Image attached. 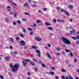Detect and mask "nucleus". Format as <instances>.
Wrapping results in <instances>:
<instances>
[{
  "label": "nucleus",
  "instance_id": "obj_8",
  "mask_svg": "<svg viewBox=\"0 0 79 79\" xmlns=\"http://www.w3.org/2000/svg\"><path fill=\"white\" fill-rule=\"evenodd\" d=\"M64 12L65 13V14H66V15H68V16H70V14H69V13H68V11H67L64 10Z\"/></svg>",
  "mask_w": 79,
  "mask_h": 79
},
{
  "label": "nucleus",
  "instance_id": "obj_22",
  "mask_svg": "<svg viewBox=\"0 0 79 79\" xmlns=\"http://www.w3.org/2000/svg\"><path fill=\"white\" fill-rule=\"evenodd\" d=\"M27 5V3H25L24 4V7H26Z\"/></svg>",
  "mask_w": 79,
  "mask_h": 79
},
{
  "label": "nucleus",
  "instance_id": "obj_25",
  "mask_svg": "<svg viewBox=\"0 0 79 79\" xmlns=\"http://www.w3.org/2000/svg\"><path fill=\"white\" fill-rule=\"evenodd\" d=\"M10 42H13V39L12 38H10Z\"/></svg>",
  "mask_w": 79,
  "mask_h": 79
},
{
  "label": "nucleus",
  "instance_id": "obj_3",
  "mask_svg": "<svg viewBox=\"0 0 79 79\" xmlns=\"http://www.w3.org/2000/svg\"><path fill=\"white\" fill-rule=\"evenodd\" d=\"M27 61L28 62H30V60L29 59H27V60H23L22 62V64L24 66H27V64H26V63H27Z\"/></svg>",
  "mask_w": 79,
  "mask_h": 79
},
{
  "label": "nucleus",
  "instance_id": "obj_2",
  "mask_svg": "<svg viewBox=\"0 0 79 79\" xmlns=\"http://www.w3.org/2000/svg\"><path fill=\"white\" fill-rule=\"evenodd\" d=\"M61 39L62 40L63 42L65 43V44H67V45H69V44H71L69 40L65 37H63Z\"/></svg>",
  "mask_w": 79,
  "mask_h": 79
},
{
  "label": "nucleus",
  "instance_id": "obj_29",
  "mask_svg": "<svg viewBox=\"0 0 79 79\" xmlns=\"http://www.w3.org/2000/svg\"><path fill=\"white\" fill-rule=\"evenodd\" d=\"M0 78H1V79H3V76L2 75H0Z\"/></svg>",
  "mask_w": 79,
  "mask_h": 79
},
{
  "label": "nucleus",
  "instance_id": "obj_64",
  "mask_svg": "<svg viewBox=\"0 0 79 79\" xmlns=\"http://www.w3.org/2000/svg\"><path fill=\"white\" fill-rule=\"evenodd\" d=\"M77 44H79V41H77Z\"/></svg>",
  "mask_w": 79,
  "mask_h": 79
},
{
  "label": "nucleus",
  "instance_id": "obj_30",
  "mask_svg": "<svg viewBox=\"0 0 79 79\" xmlns=\"http://www.w3.org/2000/svg\"><path fill=\"white\" fill-rule=\"evenodd\" d=\"M43 11H47V8H44V9H43Z\"/></svg>",
  "mask_w": 79,
  "mask_h": 79
},
{
  "label": "nucleus",
  "instance_id": "obj_7",
  "mask_svg": "<svg viewBox=\"0 0 79 79\" xmlns=\"http://www.w3.org/2000/svg\"><path fill=\"white\" fill-rule=\"evenodd\" d=\"M46 55H47V56L48 57V58H49V59H51V58H50L51 56L49 53H47Z\"/></svg>",
  "mask_w": 79,
  "mask_h": 79
},
{
  "label": "nucleus",
  "instance_id": "obj_54",
  "mask_svg": "<svg viewBox=\"0 0 79 79\" xmlns=\"http://www.w3.org/2000/svg\"><path fill=\"white\" fill-rule=\"evenodd\" d=\"M30 56H31V57H34V55H32V54H31Z\"/></svg>",
  "mask_w": 79,
  "mask_h": 79
},
{
  "label": "nucleus",
  "instance_id": "obj_55",
  "mask_svg": "<svg viewBox=\"0 0 79 79\" xmlns=\"http://www.w3.org/2000/svg\"><path fill=\"white\" fill-rule=\"evenodd\" d=\"M10 49H11V50H12V48H13V47H12V46H10Z\"/></svg>",
  "mask_w": 79,
  "mask_h": 79
},
{
  "label": "nucleus",
  "instance_id": "obj_28",
  "mask_svg": "<svg viewBox=\"0 0 79 79\" xmlns=\"http://www.w3.org/2000/svg\"><path fill=\"white\" fill-rule=\"evenodd\" d=\"M56 56H58V55H60V54L59 53H56Z\"/></svg>",
  "mask_w": 79,
  "mask_h": 79
},
{
  "label": "nucleus",
  "instance_id": "obj_42",
  "mask_svg": "<svg viewBox=\"0 0 79 79\" xmlns=\"http://www.w3.org/2000/svg\"><path fill=\"white\" fill-rule=\"evenodd\" d=\"M13 24L14 25H16V23L15 22H13Z\"/></svg>",
  "mask_w": 79,
  "mask_h": 79
},
{
  "label": "nucleus",
  "instance_id": "obj_32",
  "mask_svg": "<svg viewBox=\"0 0 79 79\" xmlns=\"http://www.w3.org/2000/svg\"><path fill=\"white\" fill-rule=\"evenodd\" d=\"M47 46L49 47H51V45L50 44H47Z\"/></svg>",
  "mask_w": 79,
  "mask_h": 79
},
{
  "label": "nucleus",
  "instance_id": "obj_63",
  "mask_svg": "<svg viewBox=\"0 0 79 79\" xmlns=\"http://www.w3.org/2000/svg\"><path fill=\"white\" fill-rule=\"evenodd\" d=\"M64 11V9H62L60 11L62 12V11Z\"/></svg>",
  "mask_w": 79,
  "mask_h": 79
},
{
  "label": "nucleus",
  "instance_id": "obj_46",
  "mask_svg": "<svg viewBox=\"0 0 79 79\" xmlns=\"http://www.w3.org/2000/svg\"><path fill=\"white\" fill-rule=\"evenodd\" d=\"M30 35H32V34H33V32H31L30 33Z\"/></svg>",
  "mask_w": 79,
  "mask_h": 79
},
{
  "label": "nucleus",
  "instance_id": "obj_40",
  "mask_svg": "<svg viewBox=\"0 0 79 79\" xmlns=\"http://www.w3.org/2000/svg\"><path fill=\"white\" fill-rule=\"evenodd\" d=\"M8 19L6 18V22H8Z\"/></svg>",
  "mask_w": 79,
  "mask_h": 79
},
{
  "label": "nucleus",
  "instance_id": "obj_58",
  "mask_svg": "<svg viewBox=\"0 0 79 79\" xmlns=\"http://www.w3.org/2000/svg\"><path fill=\"white\" fill-rule=\"evenodd\" d=\"M77 39H79V36H77Z\"/></svg>",
  "mask_w": 79,
  "mask_h": 79
},
{
  "label": "nucleus",
  "instance_id": "obj_51",
  "mask_svg": "<svg viewBox=\"0 0 79 79\" xmlns=\"http://www.w3.org/2000/svg\"><path fill=\"white\" fill-rule=\"evenodd\" d=\"M52 70H54V69H55V67H52Z\"/></svg>",
  "mask_w": 79,
  "mask_h": 79
},
{
  "label": "nucleus",
  "instance_id": "obj_31",
  "mask_svg": "<svg viewBox=\"0 0 79 79\" xmlns=\"http://www.w3.org/2000/svg\"><path fill=\"white\" fill-rule=\"evenodd\" d=\"M17 23H18V24H21V22L19 20H18L17 21Z\"/></svg>",
  "mask_w": 79,
  "mask_h": 79
},
{
  "label": "nucleus",
  "instance_id": "obj_1",
  "mask_svg": "<svg viewBox=\"0 0 79 79\" xmlns=\"http://www.w3.org/2000/svg\"><path fill=\"white\" fill-rule=\"evenodd\" d=\"M9 66H10L11 68H13L12 69V71L14 72V71H17L18 69V68L19 67V64L16 63L13 67V64H10L9 65Z\"/></svg>",
  "mask_w": 79,
  "mask_h": 79
},
{
  "label": "nucleus",
  "instance_id": "obj_59",
  "mask_svg": "<svg viewBox=\"0 0 79 79\" xmlns=\"http://www.w3.org/2000/svg\"><path fill=\"white\" fill-rule=\"evenodd\" d=\"M69 21L70 22H71L73 21V19H69Z\"/></svg>",
  "mask_w": 79,
  "mask_h": 79
},
{
  "label": "nucleus",
  "instance_id": "obj_6",
  "mask_svg": "<svg viewBox=\"0 0 79 79\" xmlns=\"http://www.w3.org/2000/svg\"><path fill=\"white\" fill-rule=\"evenodd\" d=\"M35 39L36 40H37L38 41H40L41 40V39L39 38L38 37H35Z\"/></svg>",
  "mask_w": 79,
  "mask_h": 79
},
{
  "label": "nucleus",
  "instance_id": "obj_24",
  "mask_svg": "<svg viewBox=\"0 0 79 79\" xmlns=\"http://www.w3.org/2000/svg\"><path fill=\"white\" fill-rule=\"evenodd\" d=\"M62 72H66V70L64 69H61Z\"/></svg>",
  "mask_w": 79,
  "mask_h": 79
},
{
  "label": "nucleus",
  "instance_id": "obj_37",
  "mask_svg": "<svg viewBox=\"0 0 79 79\" xmlns=\"http://www.w3.org/2000/svg\"><path fill=\"white\" fill-rule=\"evenodd\" d=\"M55 78H56V79H58L59 78V77H58V76H55Z\"/></svg>",
  "mask_w": 79,
  "mask_h": 79
},
{
  "label": "nucleus",
  "instance_id": "obj_18",
  "mask_svg": "<svg viewBox=\"0 0 79 79\" xmlns=\"http://www.w3.org/2000/svg\"><path fill=\"white\" fill-rule=\"evenodd\" d=\"M41 66L42 67H44V68H45V67H46V66L45 65V64L43 63L42 64Z\"/></svg>",
  "mask_w": 79,
  "mask_h": 79
},
{
  "label": "nucleus",
  "instance_id": "obj_53",
  "mask_svg": "<svg viewBox=\"0 0 79 79\" xmlns=\"http://www.w3.org/2000/svg\"><path fill=\"white\" fill-rule=\"evenodd\" d=\"M69 79H71V78H72V77H71V76H69Z\"/></svg>",
  "mask_w": 79,
  "mask_h": 79
},
{
  "label": "nucleus",
  "instance_id": "obj_47",
  "mask_svg": "<svg viewBox=\"0 0 79 79\" xmlns=\"http://www.w3.org/2000/svg\"><path fill=\"white\" fill-rule=\"evenodd\" d=\"M17 16V15L16 14H14V17H16Z\"/></svg>",
  "mask_w": 79,
  "mask_h": 79
},
{
  "label": "nucleus",
  "instance_id": "obj_13",
  "mask_svg": "<svg viewBox=\"0 0 79 79\" xmlns=\"http://www.w3.org/2000/svg\"><path fill=\"white\" fill-rule=\"evenodd\" d=\"M48 29L49 30H51V31H53V29L52 27H48Z\"/></svg>",
  "mask_w": 79,
  "mask_h": 79
},
{
  "label": "nucleus",
  "instance_id": "obj_14",
  "mask_svg": "<svg viewBox=\"0 0 79 79\" xmlns=\"http://www.w3.org/2000/svg\"><path fill=\"white\" fill-rule=\"evenodd\" d=\"M30 64L32 65L33 66H34L35 65V63H34V62H30Z\"/></svg>",
  "mask_w": 79,
  "mask_h": 79
},
{
  "label": "nucleus",
  "instance_id": "obj_20",
  "mask_svg": "<svg viewBox=\"0 0 79 79\" xmlns=\"http://www.w3.org/2000/svg\"><path fill=\"white\" fill-rule=\"evenodd\" d=\"M22 31H23V32H24V33H26V30L25 29V28H23Z\"/></svg>",
  "mask_w": 79,
  "mask_h": 79
},
{
  "label": "nucleus",
  "instance_id": "obj_4",
  "mask_svg": "<svg viewBox=\"0 0 79 79\" xmlns=\"http://www.w3.org/2000/svg\"><path fill=\"white\" fill-rule=\"evenodd\" d=\"M36 52L38 53V56L39 57H40L41 56H40V50H36Z\"/></svg>",
  "mask_w": 79,
  "mask_h": 79
},
{
  "label": "nucleus",
  "instance_id": "obj_35",
  "mask_svg": "<svg viewBox=\"0 0 79 79\" xmlns=\"http://www.w3.org/2000/svg\"><path fill=\"white\" fill-rule=\"evenodd\" d=\"M57 50H60V47H58L57 48Z\"/></svg>",
  "mask_w": 79,
  "mask_h": 79
},
{
  "label": "nucleus",
  "instance_id": "obj_49",
  "mask_svg": "<svg viewBox=\"0 0 79 79\" xmlns=\"http://www.w3.org/2000/svg\"><path fill=\"white\" fill-rule=\"evenodd\" d=\"M37 26V25H36V24L35 23L33 25V27H36V26Z\"/></svg>",
  "mask_w": 79,
  "mask_h": 79
},
{
  "label": "nucleus",
  "instance_id": "obj_9",
  "mask_svg": "<svg viewBox=\"0 0 79 79\" xmlns=\"http://www.w3.org/2000/svg\"><path fill=\"white\" fill-rule=\"evenodd\" d=\"M56 8L58 11H60V10H61V7L60 6H57L56 7Z\"/></svg>",
  "mask_w": 79,
  "mask_h": 79
},
{
  "label": "nucleus",
  "instance_id": "obj_38",
  "mask_svg": "<svg viewBox=\"0 0 79 79\" xmlns=\"http://www.w3.org/2000/svg\"><path fill=\"white\" fill-rule=\"evenodd\" d=\"M60 22H61L62 23H64V20H61Z\"/></svg>",
  "mask_w": 79,
  "mask_h": 79
},
{
  "label": "nucleus",
  "instance_id": "obj_41",
  "mask_svg": "<svg viewBox=\"0 0 79 79\" xmlns=\"http://www.w3.org/2000/svg\"><path fill=\"white\" fill-rule=\"evenodd\" d=\"M70 55H71V56H73V54L72 52H71L70 53Z\"/></svg>",
  "mask_w": 79,
  "mask_h": 79
},
{
  "label": "nucleus",
  "instance_id": "obj_12",
  "mask_svg": "<svg viewBox=\"0 0 79 79\" xmlns=\"http://www.w3.org/2000/svg\"><path fill=\"white\" fill-rule=\"evenodd\" d=\"M32 48H34V49H37V47L35 46H31Z\"/></svg>",
  "mask_w": 79,
  "mask_h": 79
},
{
  "label": "nucleus",
  "instance_id": "obj_62",
  "mask_svg": "<svg viewBox=\"0 0 79 79\" xmlns=\"http://www.w3.org/2000/svg\"><path fill=\"white\" fill-rule=\"evenodd\" d=\"M33 7H36V5L35 4H33Z\"/></svg>",
  "mask_w": 79,
  "mask_h": 79
},
{
  "label": "nucleus",
  "instance_id": "obj_17",
  "mask_svg": "<svg viewBox=\"0 0 79 79\" xmlns=\"http://www.w3.org/2000/svg\"><path fill=\"white\" fill-rule=\"evenodd\" d=\"M54 74H55V73L53 72H51L50 73V74L51 75H54Z\"/></svg>",
  "mask_w": 79,
  "mask_h": 79
},
{
  "label": "nucleus",
  "instance_id": "obj_5",
  "mask_svg": "<svg viewBox=\"0 0 79 79\" xmlns=\"http://www.w3.org/2000/svg\"><path fill=\"white\" fill-rule=\"evenodd\" d=\"M20 44L21 45H25V42H24V41L22 40L20 42Z\"/></svg>",
  "mask_w": 79,
  "mask_h": 79
},
{
  "label": "nucleus",
  "instance_id": "obj_19",
  "mask_svg": "<svg viewBox=\"0 0 79 79\" xmlns=\"http://www.w3.org/2000/svg\"><path fill=\"white\" fill-rule=\"evenodd\" d=\"M24 15H29V16H30V14H29L27 12L24 13Z\"/></svg>",
  "mask_w": 79,
  "mask_h": 79
},
{
  "label": "nucleus",
  "instance_id": "obj_15",
  "mask_svg": "<svg viewBox=\"0 0 79 79\" xmlns=\"http://www.w3.org/2000/svg\"><path fill=\"white\" fill-rule=\"evenodd\" d=\"M73 6L71 5H69V8L70 9H72V8H73Z\"/></svg>",
  "mask_w": 79,
  "mask_h": 79
},
{
  "label": "nucleus",
  "instance_id": "obj_34",
  "mask_svg": "<svg viewBox=\"0 0 79 79\" xmlns=\"http://www.w3.org/2000/svg\"><path fill=\"white\" fill-rule=\"evenodd\" d=\"M65 51H66V52H70V50L68 51V49H66V50H65Z\"/></svg>",
  "mask_w": 79,
  "mask_h": 79
},
{
  "label": "nucleus",
  "instance_id": "obj_61",
  "mask_svg": "<svg viewBox=\"0 0 79 79\" xmlns=\"http://www.w3.org/2000/svg\"><path fill=\"white\" fill-rule=\"evenodd\" d=\"M27 74H28V75L30 76V75H31V73H29V72H28Z\"/></svg>",
  "mask_w": 79,
  "mask_h": 79
},
{
  "label": "nucleus",
  "instance_id": "obj_26",
  "mask_svg": "<svg viewBox=\"0 0 79 79\" xmlns=\"http://www.w3.org/2000/svg\"><path fill=\"white\" fill-rule=\"evenodd\" d=\"M61 78L62 79H65V77L64 76H62L61 77Z\"/></svg>",
  "mask_w": 79,
  "mask_h": 79
},
{
  "label": "nucleus",
  "instance_id": "obj_48",
  "mask_svg": "<svg viewBox=\"0 0 79 79\" xmlns=\"http://www.w3.org/2000/svg\"><path fill=\"white\" fill-rule=\"evenodd\" d=\"M53 22H54V23H56V19H53Z\"/></svg>",
  "mask_w": 79,
  "mask_h": 79
},
{
  "label": "nucleus",
  "instance_id": "obj_43",
  "mask_svg": "<svg viewBox=\"0 0 79 79\" xmlns=\"http://www.w3.org/2000/svg\"><path fill=\"white\" fill-rule=\"evenodd\" d=\"M13 4L14 5H15V6H17V4H16L14 2L13 3Z\"/></svg>",
  "mask_w": 79,
  "mask_h": 79
},
{
  "label": "nucleus",
  "instance_id": "obj_27",
  "mask_svg": "<svg viewBox=\"0 0 79 79\" xmlns=\"http://www.w3.org/2000/svg\"><path fill=\"white\" fill-rule=\"evenodd\" d=\"M28 30L29 31H32V29L30 28V27H28Z\"/></svg>",
  "mask_w": 79,
  "mask_h": 79
},
{
  "label": "nucleus",
  "instance_id": "obj_21",
  "mask_svg": "<svg viewBox=\"0 0 79 79\" xmlns=\"http://www.w3.org/2000/svg\"><path fill=\"white\" fill-rule=\"evenodd\" d=\"M20 35L22 37H24V35L22 33L20 34Z\"/></svg>",
  "mask_w": 79,
  "mask_h": 79
},
{
  "label": "nucleus",
  "instance_id": "obj_36",
  "mask_svg": "<svg viewBox=\"0 0 79 79\" xmlns=\"http://www.w3.org/2000/svg\"><path fill=\"white\" fill-rule=\"evenodd\" d=\"M16 39L17 40H19V37H16Z\"/></svg>",
  "mask_w": 79,
  "mask_h": 79
},
{
  "label": "nucleus",
  "instance_id": "obj_39",
  "mask_svg": "<svg viewBox=\"0 0 79 79\" xmlns=\"http://www.w3.org/2000/svg\"><path fill=\"white\" fill-rule=\"evenodd\" d=\"M13 53L14 54V55H16V54H17V52H13Z\"/></svg>",
  "mask_w": 79,
  "mask_h": 79
},
{
  "label": "nucleus",
  "instance_id": "obj_60",
  "mask_svg": "<svg viewBox=\"0 0 79 79\" xmlns=\"http://www.w3.org/2000/svg\"><path fill=\"white\" fill-rule=\"evenodd\" d=\"M27 47L26 46V47H23V48L24 49H27Z\"/></svg>",
  "mask_w": 79,
  "mask_h": 79
},
{
  "label": "nucleus",
  "instance_id": "obj_57",
  "mask_svg": "<svg viewBox=\"0 0 79 79\" xmlns=\"http://www.w3.org/2000/svg\"><path fill=\"white\" fill-rule=\"evenodd\" d=\"M7 8H11V7H10V6H7Z\"/></svg>",
  "mask_w": 79,
  "mask_h": 79
},
{
  "label": "nucleus",
  "instance_id": "obj_10",
  "mask_svg": "<svg viewBox=\"0 0 79 79\" xmlns=\"http://www.w3.org/2000/svg\"><path fill=\"white\" fill-rule=\"evenodd\" d=\"M10 56L8 57H5V59L6 60V61H9V58H10Z\"/></svg>",
  "mask_w": 79,
  "mask_h": 79
},
{
  "label": "nucleus",
  "instance_id": "obj_23",
  "mask_svg": "<svg viewBox=\"0 0 79 79\" xmlns=\"http://www.w3.org/2000/svg\"><path fill=\"white\" fill-rule=\"evenodd\" d=\"M73 32H76V31H75V30H74L73 31H70V33H71V34H73Z\"/></svg>",
  "mask_w": 79,
  "mask_h": 79
},
{
  "label": "nucleus",
  "instance_id": "obj_16",
  "mask_svg": "<svg viewBox=\"0 0 79 79\" xmlns=\"http://www.w3.org/2000/svg\"><path fill=\"white\" fill-rule=\"evenodd\" d=\"M71 38L73 39H74V40H77V37L73 36V37H72Z\"/></svg>",
  "mask_w": 79,
  "mask_h": 79
},
{
  "label": "nucleus",
  "instance_id": "obj_50",
  "mask_svg": "<svg viewBox=\"0 0 79 79\" xmlns=\"http://www.w3.org/2000/svg\"><path fill=\"white\" fill-rule=\"evenodd\" d=\"M14 13V12H10V14L11 15H13Z\"/></svg>",
  "mask_w": 79,
  "mask_h": 79
},
{
  "label": "nucleus",
  "instance_id": "obj_52",
  "mask_svg": "<svg viewBox=\"0 0 79 79\" xmlns=\"http://www.w3.org/2000/svg\"><path fill=\"white\" fill-rule=\"evenodd\" d=\"M57 21L58 22H61V20H60V19H58L57 20Z\"/></svg>",
  "mask_w": 79,
  "mask_h": 79
},
{
  "label": "nucleus",
  "instance_id": "obj_45",
  "mask_svg": "<svg viewBox=\"0 0 79 79\" xmlns=\"http://www.w3.org/2000/svg\"><path fill=\"white\" fill-rule=\"evenodd\" d=\"M9 74L11 76H13V74L9 72Z\"/></svg>",
  "mask_w": 79,
  "mask_h": 79
},
{
  "label": "nucleus",
  "instance_id": "obj_44",
  "mask_svg": "<svg viewBox=\"0 0 79 79\" xmlns=\"http://www.w3.org/2000/svg\"><path fill=\"white\" fill-rule=\"evenodd\" d=\"M36 23H40V21L39 20H37L36 21Z\"/></svg>",
  "mask_w": 79,
  "mask_h": 79
},
{
  "label": "nucleus",
  "instance_id": "obj_56",
  "mask_svg": "<svg viewBox=\"0 0 79 79\" xmlns=\"http://www.w3.org/2000/svg\"><path fill=\"white\" fill-rule=\"evenodd\" d=\"M74 61L75 62H77V59H75L74 60Z\"/></svg>",
  "mask_w": 79,
  "mask_h": 79
},
{
  "label": "nucleus",
  "instance_id": "obj_33",
  "mask_svg": "<svg viewBox=\"0 0 79 79\" xmlns=\"http://www.w3.org/2000/svg\"><path fill=\"white\" fill-rule=\"evenodd\" d=\"M34 70L35 71H37V68H35L34 69Z\"/></svg>",
  "mask_w": 79,
  "mask_h": 79
},
{
  "label": "nucleus",
  "instance_id": "obj_11",
  "mask_svg": "<svg viewBox=\"0 0 79 79\" xmlns=\"http://www.w3.org/2000/svg\"><path fill=\"white\" fill-rule=\"evenodd\" d=\"M45 25L46 26H50L51 25L50 24V23L48 22H46L45 23Z\"/></svg>",
  "mask_w": 79,
  "mask_h": 79
}]
</instances>
